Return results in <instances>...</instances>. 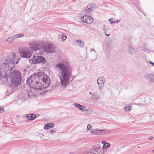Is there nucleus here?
<instances>
[{
  "mask_svg": "<svg viewBox=\"0 0 154 154\" xmlns=\"http://www.w3.org/2000/svg\"><path fill=\"white\" fill-rule=\"evenodd\" d=\"M19 60L14 53L10 54L5 62L0 66V79L3 84L8 83L9 88L8 91L11 94L14 91L16 87L20 85L21 80V74L18 70H15L10 72L15 68V64H18Z\"/></svg>",
  "mask_w": 154,
  "mask_h": 154,
  "instance_id": "obj_1",
  "label": "nucleus"
},
{
  "mask_svg": "<svg viewBox=\"0 0 154 154\" xmlns=\"http://www.w3.org/2000/svg\"><path fill=\"white\" fill-rule=\"evenodd\" d=\"M55 69L58 72L61 86L65 87L68 85L72 70L69 62L66 59L63 60L61 63H57Z\"/></svg>",
  "mask_w": 154,
  "mask_h": 154,
  "instance_id": "obj_2",
  "label": "nucleus"
},
{
  "mask_svg": "<svg viewBox=\"0 0 154 154\" xmlns=\"http://www.w3.org/2000/svg\"><path fill=\"white\" fill-rule=\"evenodd\" d=\"M27 82L31 88L37 90H44L50 84L49 77L44 76L40 72L32 75L28 78Z\"/></svg>",
  "mask_w": 154,
  "mask_h": 154,
  "instance_id": "obj_3",
  "label": "nucleus"
},
{
  "mask_svg": "<svg viewBox=\"0 0 154 154\" xmlns=\"http://www.w3.org/2000/svg\"><path fill=\"white\" fill-rule=\"evenodd\" d=\"M29 48L32 51L40 50L42 47V45L41 42L38 41H32L29 43Z\"/></svg>",
  "mask_w": 154,
  "mask_h": 154,
  "instance_id": "obj_4",
  "label": "nucleus"
},
{
  "mask_svg": "<svg viewBox=\"0 0 154 154\" xmlns=\"http://www.w3.org/2000/svg\"><path fill=\"white\" fill-rule=\"evenodd\" d=\"M19 54L22 57L28 58L32 55V51L28 48H21L20 49Z\"/></svg>",
  "mask_w": 154,
  "mask_h": 154,
  "instance_id": "obj_5",
  "label": "nucleus"
},
{
  "mask_svg": "<svg viewBox=\"0 0 154 154\" xmlns=\"http://www.w3.org/2000/svg\"><path fill=\"white\" fill-rule=\"evenodd\" d=\"M29 61L33 64L38 63H45L46 62L45 58L41 56H38L35 57V56H34V57L32 58L31 60H30Z\"/></svg>",
  "mask_w": 154,
  "mask_h": 154,
  "instance_id": "obj_6",
  "label": "nucleus"
},
{
  "mask_svg": "<svg viewBox=\"0 0 154 154\" xmlns=\"http://www.w3.org/2000/svg\"><path fill=\"white\" fill-rule=\"evenodd\" d=\"M100 147L97 145L95 147H94L91 149L85 152L83 154H103V150L102 151H100Z\"/></svg>",
  "mask_w": 154,
  "mask_h": 154,
  "instance_id": "obj_7",
  "label": "nucleus"
},
{
  "mask_svg": "<svg viewBox=\"0 0 154 154\" xmlns=\"http://www.w3.org/2000/svg\"><path fill=\"white\" fill-rule=\"evenodd\" d=\"M44 51L47 53H51L54 51V48L51 44H45L43 47Z\"/></svg>",
  "mask_w": 154,
  "mask_h": 154,
  "instance_id": "obj_8",
  "label": "nucleus"
},
{
  "mask_svg": "<svg viewBox=\"0 0 154 154\" xmlns=\"http://www.w3.org/2000/svg\"><path fill=\"white\" fill-rule=\"evenodd\" d=\"M25 97L22 98V100H26V99H29L33 95V93L31 88L27 89L25 91Z\"/></svg>",
  "mask_w": 154,
  "mask_h": 154,
  "instance_id": "obj_9",
  "label": "nucleus"
},
{
  "mask_svg": "<svg viewBox=\"0 0 154 154\" xmlns=\"http://www.w3.org/2000/svg\"><path fill=\"white\" fill-rule=\"evenodd\" d=\"M106 81V79L103 76L100 77L98 78L97 80V82L99 86V89L100 90L102 88Z\"/></svg>",
  "mask_w": 154,
  "mask_h": 154,
  "instance_id": "obj_10",
  "label": "nucleus"
},
{
  "mask_svg": "<svg viewBox=\"0 0 154 154\" xmlns=\"http://www.w3.org/2000/svg\"><path fill=\"white\" fill-rule=\"evenodd\" d=\"M81 20L83 23H85L87 24L91 23L93 21V19L91 17L86 15L82 17Z\"/></svg>",
  "mask_w": 154,
  "mask_h": 154,
  "instance_id": "obj_11",
  "label": "nucleus"
},
{
  "mask_svg": "<svg viewBox=\"0 0 154 154\" xmlns=\"http://www.w3.org/2000/svg\"><path fill=\"white\" fill-rule=\"evenodd\" d=\"M137 51V48L134 47V46L130 44L128 47V52L130 54H133L135 53Z\"/></svg>",
  "mask_w": 154,
  "mask_h": 154,
  "instance_id": "obj_12",
  "label": "nucleus"
},
{
  "mask_svg": "<svg viewBox=\"0 0 154 154\" xmlns=\"http://www.w3.org/2000/svg\"><path fill=\"white\" fill-rule=\"evenodd\" d=\"M95 5L93 3H90L87 6L86 8V11L87 13H89L94 9Z\"/></svg>",
  "mask_w": 154,
  "mask_h": 154,
  "instance_id": "obj_13",
  "label": "nucleus"
},
{
  "mask_svg": "<svg viewBox=\"0 0 154 154\" xmlns=\"http://www.w3.org/2000/svg\"><path fill=\"white\" fill-rule=\"evenodd\" d=\"M73 44L76 45H79L81 48H83L84 45V42L80 39L75 40L74 41Z\"/></svg>",
  "mask_w": 154,
  "mask_h": 154,
  "instance_id": "obj_14",
  "label": "nucleus"
},
{
  "mask_svg": "<svg viewBox=\"0 0 154 154\" xmlns=\"http://www.w3.org/2000/svg\"><path fill=\"white\" fill-rule=\"evenodd\" d=\"M145 78L149 81L154 82V73L147 74L145 76Z\"/></svg>",
  "mask_w": 154,
  "mask_h": 154,
  "instance_id": "obj_15",
  "label": "nucleus"
},
{
  "mask_svg": "<svg viewBox=\"0 0 154 154\" xmlns=\"http://www.w3.org/2000/svg\"><path fill=\"white\" fill-rule=\"evenodd\" d=\"M90 132L94 135L101 134L100 129H96L95 130H92L90 131Z\"/></svg>",
  "mask_w": 154,
  "mask_h": 154,
  "instance_id": "obj_16",
  "label": "nucleus"
},
{
  "mask_svg": "<svg viewBox=\"0 0 154 154\" xmlns=\"http://www.w3.org/2000/svg\"><path fill=\"white\" fill-rule=\"evenodd\" d=\"M54 124L53 123H48L45 125L44 128L46 130L49 128H52L54 126Z\"/></svg>",
  "mask_w": 154,
  "mask_h": 154,
  "instance_id": "obj_17",
  "label": "nucleus"
},
{
  "mask_svg": "<svg viewBox=\"0 0 154 154\" xmlns=\"http://www.w3.org/2000/svg\"><path fill=\"white\" fill-rule=\"evenodd\" d=\"M26 117L29 119L33 120L35 118L36 116L34 114H27Z\"/></svg>",
  "mask_w": 154,
  "mask_h": 154,
  "instance_id": "obj_18",
  "label": "nucleus"
},
{
  "mask_svg": "<svg viewBox=\"0 0 154 154\" xmlns=\"http://www.w3.org/2000/svg\"><path fill=\"white\" fill-rule=\"evenodd\" d=\"M102 143L103 144V149H105V148L107 149L109 148L110 146V144L109 143L106 142L105 141H102Z\"/></svg>",
  "mask_w": 154,
  "mask_h": 154,
  "instance_id": "obj_19",
  "label": "nucleus"
},
{
  "mask_svg": "<svg viewBox=\"0 0 154 154\" xmlns=\"http://www.w3.org/2000/svg\"><path fill=\"white\" fill-rule=\"evenodd\" d=\"M92 98L94 100H97L100 98L99 95L97 93H94L92 95Z\"/></svg>",
  "mask_w": 154,
  "mask_h": 154,
  "instance_id": "obj_20",
  "label": "nucleus"
},
{
  "mask_svg": "<svg viewBox=\"0 0 154 154\" xmlns=\"http://www.w3.org/2000/svg\"><path fill=\"white\" fill-rule=\"evenodd\" d=\"M132 108L131 106H128L124 108V109L126 112H129L132 109Z\"/></svg>",
  "mask_w": 154,
  "mask_h": 154,
  "instance_id": "obj_21",
  "label": "nucleus"
},
{
  "mask_svg": "<svg viewBox=\"0 0 154 154\" xmlns=\"http://www.w3.org/2000/svg\"><path fill=\"white\" fill-rule=\"evenodd\" d=\"M13 41L12 37L8 38L5 39V42H7L9 44L11 43Z\"/></svg>",
  "mask_w": 154,
  "mask_h": 154,
  "instance_id": "obj_22",
  "label": "nucleus"
},
{
  "mask_svg": "<svg viewBox=\"0 0 154 154\" xmlns=\"http://www.w3.org/2000/svg\"><path fill=\"white\" fill-rule=\"evenodd\" d=\"M86 107L85 106L81 105L79 110H80L83 112H85L86 110Z\"/></svg>",
  "mask_w": 154,
  "mask_h": 154,
  "instance_id": "obj_23",
  "label": "nucleus"
},
{
  "mask_svg": "<svg viewBox=\"0 0 154 154\" xmlns=\"http://www.w3.org/2000/svg\"><path fill=\"white\" fill-rule=\"evenodd\" d=\"M101 131V134H105L108 133V130L106 129H104L100 130Z\"/></svg>",
  "mask_w": 154,
  "mask_h": 154,
  "instance_id": "obj_24",
  "label": "nucleus"
},
{
  "mask_svg": "<svg viewBox=\"0 0 154 154\" xmlns=\"http://www.w3.org/2000/svg\"><path fill=\"white\" fill-rule=\"evenodd\" d=\"M61 36H62L61 39L62 41H65L67 38V36L64 33L62 34Z\"/></svg>",
  "mask_w": 154,
  "mask_h": 154,
  "instance_id": "obj_25",
  "label": "nucleus"
},
{
  "mask_svg": "<svg viewBox=\"0 0 154 154\" xmlns=\"http://www.w3.org/2000/svg\"><path fill=\"white\" fill-rule=\"evenodd\" d=\"M73 106L79 109L80 106L81 105L79 104L75 103L73 104Z\"/></svg>",
  "mask_w": 154,
  "mask_h": 154,
  "instance_id": "obj_26",
  "label": "nucleus"
},
{
  "mask_svg": "<svg viewBox=\"0 0 154 154\" xmlns=\"http://www.w3.org/2000/svg\"><path fill=\"white\" fill-rule=\"evenodd\" d=\"M16 35L17 38L23 37L24 36V34L23 33L18 34Z\"/></svg>",
  "mask_w": 154,
  "mask_h": 154,
  "instance_id": "obj_27",
  "label": "nucleus"
},
{
  "mask_svg": "<svg viewBox=\"0 0 154 154\" xmlns=\"http://www.w3.org/2000/svg\"><path fill=\"white\" fill-rule=\"evenodd\" d=\"M86 114L88 115H90L92 112V110L91 109H88L86 110Z\"/></svg>",
  "mask_w": 154,
  "mask_h": 154,
  "instance_id": "obj_28",
  "label": "nucleus"
},
{
  "mask_svg": "<svg viewBox=\"0 0 154 154\" xmlns=\"http://www.w3.org/2000/svg\"><path fill=\"white\" fill-rule=\"evenodd\" d=\"M4 111V107L3 106H0V113L3 112Z\"/></svg>",
  "mask_w": 154,
  "mask_h": 154,
  "instance_id": "obj_29",
  "label": "nucleus"
},
{
  "mask_svg": "<svg viewBox=\"0 0 154 154\" xmlns=\"http://www.w3.org/2000/svg\"><path fill=\"white\" fill-rule=\"evenodd\" d=\"M121 21L120 20H116V21H111V24L114 23H119Z\"/></svg>",
  "mask_w": 154,
  "mask_h": 154,
  "instance_id": "obj_30",
  "label": "nucleus"
},
{
  "mask_svg": "<svg viewBox=\"0 0 154 154\" xmlns=\"http://www.w3.org/2000/svg\"><path fill=\"white\" fill-rule=\"evenodd\" d=\"M92 128V126L90 124H88L87 126V130H91Z\"/></svg>",
  "mask_w": 154,
  "mask_h": 154,
  "instance_id": "obj_31",
  "label": "nucleus"
},
{
  "mask_svg": "<svg viewBox=\"0 0 154 154\" xmlns=\"http://www.w3.org/2000/svg\"><path fill=\"white\" fill-rule=\"evenodd\" d=\"M56 132V131L55 130V129H54L53 130H51L50 131L49 133L50 134H53L54 133H55Z\"/></svg>",
  "mask_w": 154,
  "mask_h": 154,
  "instance_id": "obj_32",
  "label": "nucleus"
},
{
  "mask_svg": "<svg viewBox=\"0 0 154 154\" xmlns=\"http://www.w3.org/2000/svg\"><path fill=\"white\" fill-rule=\"evenodd\" d=\"M142 50H143V51H146V52H148L149 51V49L147 48H145V47L143 48H142Z\"/></svg>",
  "mask_w": 154,
  "mask_h": 154,
  "instance_id": "obj_33",
  "label": "nucleus"
},
{
  "mask_svg": "<svg viewBox=\"0 0 154 154\" xmlns=\"http://www.w3.org/2000/svg\"><path fill=\"white\" fill-rule=\"evenodd\" d=\"M12 38L13 41L15 39L18 38L16 34L13 35L12 36Z\"/></svg>",
  "mask_w": 154,
  "mask_h": 154,
  "instance_id": "obj_34",
  "label": "nucleus"
},
{
  "mask_svg": "<svg viewBox=\"0 0 154 154\" xmlns=\"http://www.w3.org/2000/svg\"><path fill=\"white\" fill-rule=\"evenodd\" d=\"M103 30L104 31V32H106V31L107 30L106 28V25L104 24L103 25Z\"/></svg>",
  "mask_w": 154,
  "mask_h": 154,
  "instance_id": "obj_35",
  "label": "nucleus"
},
{
  "mask_svg": "<svg viewBox=\"0 0 154 154\" xmlns=\"http://www.w3.org/2000/svg\"><path fill=\"white\" fill-rule=\"evenodd\" d=\"M113 19L112 18H111L110 19H109V20H108V21L109 22H110V23H111V21H113L112 20H113Z\"/></svg>",
  "mask_w": 154,
  "mask_h": 154,
  "instance_id": "obj_36",
  "label": "nucleus"
},
{
  "mask_svg": "<svg viewBox=\"0 0 154 154\" xmlns=\"http://www.w3.org/2000/svg\"><path fill=\"white\" fill-rule=\"evenodd\" d=\"M104 33L105 35L107 36H109L110 35V34H107L106 33V32H104Z\"/></svg>",
  "mask_w": 154,
  "mask_h": 154,
  "instance_id": "obj_37",
  "label": "nucleus"
},
{
  "mask_svg": "<svg viewBox=\"0 0 154 154\" xmlns=\"http://www.w3.org/2000/svg\"><path fill=\"white\" fill-rule=\"evenodd\" d=\"M153 138V137L152 136H151L149 138V140H152Z\"/></svg>",
  "mask_w": 154,
  "mask_h": 154,
  "instance_id": "obj_38",
  "label": "nucleus"
},
{
  "mask_svg": "<svg viewBox=\"0 0 154 154\" xmlns=\"http://www.w3.org/2000/svg\"><path fill=\"white\" fill-rule=\"evenodd\" d=\"M92 51H94V52H95V54H96V51H95V50L94 49H92V50H91V52Z\"/></svg>",
  "mask_w": 154,
  "mask_h": 154,
  "instance_id": "obj_39",
  "label": "nucleus"
},
{
  "mask_svg": "<svg viewBox=\"0 0 154 154\" xmlns=\"http://www.w3.org/2000/svg\"><path fill=\"white\" fill-rule=\"evenodd\" d=\"M150 63L152 65H153V63H154L152 61L150 62Z\"/></svg>",
  "mask_w": 154,
  "mask_h": 154,
  "instance_id": "obj_40",
  "label": "nucleus"
},
{
  "mask_svg": "<svg viewBox=\"0 0 154 154\" xmlns=\"http://www.w3.org/2000/svg\"><path fill=\"white\" fill-rule=\"evenodd\" d=\"M152 152L154 153V149L153 150Z\"/></svg>",
  "mask_w": 154,
  "mask_h": 154,
  "instance_id": "obj_41",
  "label": "nucleus"
},
{
  "mask_svg": "<svg viewBox=\"0 0 154 154\" xmlns=\"http://www.w3.org/2000/svg\"><path fill=\"white\" fill-rule=\"evenodd\" d=\"M70 154H73L72 152H71Z\"/></svg>",
  "mask_w": 154,
  "mask_h": 154,
  "instance_id": "obj_42",
  "label": "nucleus"
},
{
  "mask_svg": "<svg viewBox=\"0 0 154 154\" xmlns=\"http://www.w3.org/2000/svg\"><path fill=\"white\" fill-rule=\"evenodd\" d=\"M90 94H92V93H91V92H90Z\"/></svg>",
  "mask_w": 154,
  "mask_h": 154,
  "instance_id": "obj_43",
  "label": "nucleus"
},
{
  "mask_svg": "<svg viewBox=\"0 0 154 154\" xmlns=\"http://www.w3.org/2000/svg\"><path fill=\"white\" fill-rule=\"evenodd\" d=\"M153 66H154V63H153Z\"/></svg>",
  "mask_w": 154,
  "mask_h": 154,
  "instance_id": "obj_44",
  "label": "nucleus"
}]
</instances>
